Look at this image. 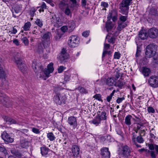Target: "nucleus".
I'll use <instances>...</instances> for the list:
<instances>
[{"label": "nucleus", "instance_id": "nucleus-56", "mask_svg": "<svg viewBox=\"0 0 158 158\" xmlns=\"http://www.w3.org/2000/svg\"><path fill=\"white\" fill-rule=\"evenodd\" d=\"M125 99L124 97L122 98H118L116 100V102L118 103H119L122 102V101Z\"/></svg>", "mask_w": 158, "mask_h": 158}, {"label": "nucleus", "instance_id": "nucleus-9", "mask_svg": "<svg viewBox=\"0 0 158 158\" xmlns=\"http://www.w3.org/2000/svg\"><path fill=\"white\" fill-rule=\"evenodd\" d=\"M148 82L150 85L153 87H158V76H152L150 77L148 80Z\"/></svg>", "mask_w": 158, "mask_h": 158}, {"label": "nucleus", "instance_id": "nucleus-29", "mask_svg": "<svg viewBox=\"0 0 158 158\" xmlns=\"http://www.w3.org/2000/svg\"><path fill=\"white\" fill-rule=\"evenodd\" d=\"M30 143L28 141L25 140H22L21 141V145L23 148H27L29 146Z\"/></svg>", "mask_w": 158, "mask_h": 158}, {"label": "nucleus", "instance_id": "nucleus-45", "mask_svg": "<svg viewBox=\"0 0 158 158\" xmlns=\"http://www.w3.org/2000/svg\"><path fill=\"white\" fill-rule=\"evenodd\" d=\"M35 23L37 25L40 27H41L43 26L42 22L40 19H37L35 21Z\"/></svg>", "mask_w": 158, "mask_h": 158}, {"label": "nucleus", "instance_id": "nucleus-23", "mask_svg": "<svg viewBox=\"0 0 158 158\" xmlns=\"http://www.w3.org/2000/svg\"><path fill=\"white\" fill-rule=\"evenodd\" d=\"M69 29V32H71L74 29L75 26V24L73 21H70L68 23L67 26Z\"/></svg>", "mask_w": 158, "mask_h": 158}, {"label": "nucleus", "instance_id": "nucleus-4", "mask_svg": "<svg viewBox=\"0 0 158 158\" xmlns=\"http://www.w3.org/2000/svg\"><path fill=\"white\" fill-rule=\"evenodd\" d=\"M131 148L127 145H125L121 147L120 153L123 157L127 158L132 154Z\"/></svg>", "mask_w": 158, "mask_h": 158}, {"label": "nucleus", "instance_id": "nucleus-1", "mask_svg": "<svg viewBox=\"0 0 158 158\" xmlns=\"http://www.w3.org/2000/svg\"><path fill=\"white\" fill-rule=\"evenodd\" d=\"M157 46L154 44H150L146 47L145 54L146 57L151 58L153 57V62L155 64H158V54L156 52Z\"/></svg>", "mask_w": 158, "mask_h": 158}, {"label": "nucleus", "instance_id": "nucleus-48", "mask_svg": "<svg viewBox=\"0 0 158 158\" xmlns=\"http://www.w3.org/2000/svg\"><path fill=\"white\" fill-rule=\"evenodd\" d=\"M44 74L46 75V76L47 77H48L49 76V75L52 72H50V71H49V70L48 69H45L44 70Z\"/></svg>", "mask_w": 158, "mask_h": 158}, {"label": "nucleus", "instance_id": "nucleus-34", "mask_svg": "<svg viewBox=\"0 0 158 158\" xmlns=\"http://www.w3.org/2000/svg\"><path fill=\"white\" fill-rule=\"evenodd\" d=\"M47 137L51 141L54 140L55 139V137L52 132H50L47 134Z\"/></svg>", "mask_w": 158, "mask_h": 158}, {"label": "nucleus", "instance_id": "nucleus-49", "mask_svg": "<svg viewBox=\"0 0 158 158\" xmlns=\"http://www.w3.org/2000/svg\"><path fill=\"white\" fill-rule=\"evenodd\" d=\"M70 76L69 75H65L64 77V83H66L67 81H69L70 79Z\"/></svg>", "mask_w": 158, "mask_h": 158}, {"label": "nucleus", "instance_id": "nucleus-17", "mask_svg": "<svg viewBox=\"0 0 158 158\" xmlns=\"http://www.w3.org/2000/svg\"><path fill=\"white\" fill-rule=\"evenodd\" d=\"M72 151L73 156H74L77 157L79 154L80 149L77 145H74L72 147Z\"/></svg>", "mask_w": 158, "mask_h": 158}, {"label": "nucleus", "instance_id": "nucleus-14", "mask_svg": "<svg viewBox=\"0 0 158 158\" xmlns=\"http://www.w3.org/2000/svg\"><path fill=\"white\" fill-rule=\"evenodd\" d=\"M0 102L6 107L10 106L8 97H4L2 93L0 94Z\"/></svg>", "mask_w": 158, "mask_h": 158}, {"label": "nucleus", "instance_id": "nucleus-50", "mask_svg": "<svg viewBox=\"0 0 158 158\" xmlns=\"http://www.w3.org/2000/svg\"><path fill=\"white\" fill-rule=\"evenodd\" d=\"M137 133L133 132L132 134L133 137L132 138V141L133 142H135L136 141L135 139L137 137Z\"/></svg>", "mask_w": 158, "mask_h": 158}, {"label": "nucleus", "instance_id": "nucleus-46", "mask_svg": "<svg viewBox=\"0 0 158 158\" xmlns=\"http://www.w3.org/2000/svg\"><path fill=\"white\" fill-rule=\"evenodd\" d=\"M120 54L118 52H115L114 55V58L118 59L120 57Z\"/></svg>", "mask_w": 158, "mask_h": 158}, {"label": "nucleus", "instance_id": "nucleus-15", "mask_svg": "<svg viewBox=\"0 0 158 158\" xmlns=\"http://www.w3.org/2000/svg\"><path fill=\"white\" fill-rule=\"evenodd\" d=\"M111 18L114 22L117 20V14L116 12L115 11L111 10L109 12L107 17L108 21H110Z\"/></svg>", "mask_w": 158, "mask_h": 158}, {"label": "nucleus", "instance_id": "nucleus-40", "mask_svg": "<svg viewBox=\"0 0 158 158\" xmlns=\"http://www.w3.org/2000/svg\"><path fill=\"white\" fill-rule=\"evenodd\" d=\"M69 57V55L68 54H61L60 59L61 60L63 61L66 59H67Z\"/></svg>", "mask_w": 158, "mask_h": 158}, {"label": "nucleus", "instance_id": "nucleus-63", "mask_svg": "<svg viewBox=\"0 0 158 158\" xmlns=\"http://www.w3.org/2000/svg\"><path fill=\"white\" fill-rule=\"evenodd\" d=\"M61 30L63 32H65L66 30H68L69 31L67 26H63L61 28Z\"/></svg>", "mask_w": 158, "mask_h": 158}, {"label": "nucleus", "instance_id": "nucleus-7", "mask_svg": "<svg viewBox=\"0 0 158 158\" xmlns=\"http://www.w3.org/2000/svg\"><path fill=\"white\" fill-rule=\"evenodd\" d=\"M32 67L34 72L37 73V76L38 73H41L43 71L44 68L40 63L35 61H34L32 64Z\"/></svg>", "mask_w": 158, "mask_h": 158}, {"label": "nucleus", "instance_id": "nucleus-8", "mask_svg": "<svg viewBox=\"0 0 158 158\" xmlns=\"http://www.w3.org/2000/svg\"><path fill=\"white\" fill-rule=\"evenodd\" d=\"M2 62V60L0 57V78L3 83V85H4L6 82V73L3 69Z\"/></svg>", "mask_w": 158, "mask_h": 158}, {"label": "nucleus", "instance_id": "nucleus-31", "mask_svg": "<svg viewBox=\"0 0 158 158\" xmlns=\"http://www.w3.org/2000/svg\"><path fill=\"white\" fill-rule=\"evenodd\" d=\"M101 120L100 119V118L99 117H98V116H96L95 118L93 119L91 122L94 124L98 125L100 123Z\"/></svg>", "mask_w": 158, "mask_h": 158}, {"label": "nucleus", "instance_id": "nucleus-54", "mask_svg": "<svg viewBox=\"0 0 158 158\" xmlns=\"http://www.w3.org/2000/svg\"><path fill=\"white\" fill-rule=\"evenodd\" d=\"M9 123H10L11 124H17L18 123L17 122L16 120L11 118H10L9 119Z\"/></svg>", "mask_w": 158, "mask_h": 158}, {"label": "nucleus", "instance_id": "nucleus-64", "mask_svg": "<svg viewBox=\"0 0 158 158\" xmlns=\"http://www.w3.org/2000/svg\"><path fill=\"white\" fill-rule=\"evenodd\" d=\"M3 118L4 119V120L6 122H8L9 121V119L10 118L6 116H3Z\"/></svg>", "mask_w": 158, "mask_h": 158}, {"label": "nucleus", "instance_id": "nucleus-2", "mask_svg": "<svg viewBox=\"0 0 158 158\" xmlns=\"http://www.w3.org/2000/svg\"><path fill=\"white\" fill-rule=\"evenodd\" d=\"M20 54L17 53L14 56L15 62L16 64L18 69L23 73H24L26 70V65L23 63L22 60L19 58Z\"/></svg>", "mask_w": 158, "mask_h": 158}, {"label": "nucleus", "instance_id": "nucleus-55", "mask_svg": "<svg viewBox=\"0 0 158 158\" xmlns=\"http://www.w3.org/2000/svg\"><path fill=\"white\" fill-rule=\"evenodd\" d=\"M94 98H95L96 99L98 100V101H100L101 100V96L100 94H96L94 96Z\"/></svg>", "mask_w": 158, "mask_h": 158}, {"label": "nucleus", "instance_id": "nucleus-52", "mask_svg": "<svg viewBox=\"0 0 158 158\" xmlns=\"http://www.w3.org/2000/svg\"><path fill=\"white\" fill-rule=\"evenodd\" d=\"M32 131L33 132L35 133V134H39L40 133V131L37 128H35V127H33L32 128Z\"/></svg>", "mask_w": 158, "mask_h": 158}, {"label": "nucleus", "instance_id": "nucleus-13", "mask_svg": "<svg viewBox=\"0 0 158 158\" xmlns=\"http://www.w3.org/2000/svg\"><path fill=\"white\" fill-rule=\"evenodd\" d=\"M51 22L56 27H59L61 25V19L60 17H56V15H54L51 19Z\"/></svg>", "mask_w": 158, "mask_h": 158}, {"label": "nucleus", "instance_id": "nucleus-12", "mask_svg": "<svg viewBox=\"0 0 158 158\" xmlns=\"http://www.w3.org/2000/svg\"><path fill=\"white\" fill-rule=\"evenodd\" d=\"M67 122L70 126L74 129L77 126V123L76 118L74 116L69 117L68 119Z\"/></svg>", "mask_w": 158, "mask_h": 158}, {"label": "nucleus", "instance_id": "nucleus-18", "mask_svg": "<svg viewBox=\"0 0 158 158\" xmlns=\"http://www.w3.org/2000/svg\"><path fill=\"white\" fill-rule=\"evenodd\" d=\"M147 32L148 31L145 30H141L139 34V37L142 40H143L146 39L148 35Z\"/></svg>", "mask_w": 158, "mask_h": 158}, {"label": "nucleus", "instance_id": "nucleus-24", "mask_svg": "<svg viewBox=\"0 0 158 158\" xmlns=\"http://www.w3.org/2000/svg\"><path fill=\"white\" fill-rule=\"evenodd\" d=\"M118 26L117 29L119 31H121L122 29L126 27L127 25L126 23L122 22L121 21H118Z\"/></svg>", "mask_w": 158, "mask_h": 158}, {"label": "nucleus", "instance_id": "nucleus-20", "mask_svg": "<svg viewBox=\"0 0 158 158\" xmlns=\"http://www.w3.org/2000/svg\"><path fill=\"white\" fill-rule=\"evenodd\" d=\"M148 146L149 149L151 150H155L156 154H158V145L153 143H148Z\"/></svg>", "mask_w": 158, "mask_h": 158}, {"label": "nucleus", "instance_id": "nucleus-44", "mask_svg": "<svg viewBox=\"0 0 158 158\" xmlns=\"http://www.w3.org/2000/svg\"><path fill=\"white\" fill-rule=\"evenodd\" d=\"M46 4L44 2H43V3L41 6L40 9L39 10V11L40 12L42 11H44V9H46Z\"/></svg>", "mask_w": 158, "mask_h": 158}, {"label": "nucleus", "instance_id": "nucleus-10", "mask_svg": "<svg viewBox=\"0 0 158 158\" xmlns=\"http://www.w3.org/2000/svg\"><path fill=\"white\" fill-rule=\"evenodd\" d=\"M1 137L5 142L12 143L14 141V138L11 137L6 131H4L1 135Z\"/></svg>", "mask_w": 158, "mask_h": 158}, {"label": "nucleus", "instance_id": "nucleus-42", "mask_svg": "<svg viewBox=\"0 0 158 158\" xmlns=\"http://www.w3.org/2000/svg\"><path fill=\"white\" fill-rule=\"evenodd\" d=\"M22 40L25 45L27 46L29 44V41L26 37H24L22 39Z\"/></svg>", "mask_w": 158, "mask_h": 158}, {"label": "nucleus", "instance_id": "nucleus-53", "mask_svg": "<svg viewBox=\"0 0 158 158\" xmlns=\"http://www.w3.org/2000/svg\"><path fill=\"white\" fill-rule=\"evenodd\" d=\"M147 110L149 113H153L155 112V110L152 107H148Z\"/></svg>", "mask_w": 158, "mask_h": 158}, {"label": "nucleus", "instance_id": "nucleus-16", "mask_svg": "<svg viewBox=\"0 0 158 158\" xmlns=\"http://www.w3.org/2000/svg\"><path fill=\"white\" fill-rule=\"evenodd\" d=\"M101 154L103 158H110V153L107 148H104L101 149Z\"/></svg>", "mask_w": 158, "mask_h": 158}, {"label": "nucleus", "instance_id": "nucleus-5", "mask_svg": "<svg viewBox=\"0 0 158 158\" xmlns=\"http://www.w3.org/2000/svg\"><path fill=\"white\" fill-rule=\"evenodd\" d=\"M80 43L79 38L76 35H73L69 37L68 44L71 47H77Z\"/></svg>", "mask_w": 158, "mask_h": 158}, {"label": "nucleus", "instance_id": "nucleus-38", "mask_svg": "<svg viewBox=\"0 0 158 158\" xmlns=\"http://www.w3.org/2000/svg\"><path fill=\"white\" fill-rule=\"evenodd\" d=\"M0 152L3 153L5 156L8 154L5 148L2 146H0Z\"/></svg>", "mask_w": 158, "mask_h": 158}, {"label": "nucleus", "instance_id": "nucleus-11", "mask_svg": "<svg viewBox=\"0 0 158 158\" xmlns=\"http://www.w3.org/2000/svg\"><path fill=\"white\" fill-rule=\"evenodd\" d=\"M148 34L151 38H155L158 36V30L155 28H152L148 31Z\"/></svg>", "mask_w": 158, "mask_h": 158}, {"label": "nucleus", "instance_id": "nucleus-51", "mask_svg": "<svg viewBox=\"0 0 158 158\" xmlns=\"http://www.w3.org/2000/svg\"><path fill=\"white\" fill-rule=\"evenodd\" d=\"M90 31H86L83 32L82 33V35L85 37H88Z\"/></svg>", "mask_w": 158, "mask_h": 158}, {"label": "nucleus", "instance_id": "nucleus-60", "mask_svg": "<svg viewBox=\"0 0 158 158\" xmlns=\"http://www.w3.org/2000/svg\"><path fill=\"white\" fill-rule=\"evenodd\" d=\"M115 39L114 37H111L110 38H109L108 39V42L112 43V44H114L115 42Z\"/></svg>", "mask_w": 158, "mask_h": 158}, {"label": "nucleus", "instance_id": "nucleus-35", "mask_svg": "<svg viewBox=\"0 0 158 158\" xmlns=\"http://www.w3.org/2000/svg\"><path fill=\"white\" fill-rule=\"evenodd\" d=\"M136 142L139 143H143L144 142L143 138L141 135L138 136L135 139Z\"/></svg>", "mask_w": 158, "mask_h": 158}, {"label": "nucleus", "instance_id": "nucleus-28", "mask_svg": "<svg viewBox=\"0 0 158 158\" xmlns=\"http://www.w3.org/2000/svg\"><path fill=\"white\" fill-rule=\"evenodd\" d=\"M132 116L131 115L127 116L125 119V123L127 125H130L131 124V119Z\"/></svg>", "mask_w": 158, "mask_h": 158}, {"label": "nucleus", "instance_id": "nucleus-41", "mask_svg": "<svg viewBox=\"0 0 158 158\" xmlns=\"http://www.w3.org/2000/svg\"><path fill=\"white\" fill-rule=\"evenodd\" d=\"M48 69L50 72H52L53 71V63H51L48 65Z\"/></svg>", "mask_w": 158, "mask_h": 158}, {"label": "nucleus", "instance_id": "nucleus-39", "mask_svg": "<svg viewBox=\"0 0 158 158\" xmlns=\"http://www.w3.org/2000/svg\"><path fill=\"white\" fill-rule=\"evenodd\" d=\"M108 4L105 2H101V6L103 7L102 10H106V8L108 6Z\"/></svg>", "mask_w": 158, "mask_h": 158}, {"label": "nucleus", "instance_id": "nucleus-59", "mask_svg": "<svg viewBox=\"0 0 158 158\" xmlns=\"http://www.w3.org/2000/svg\"><path fill=\"white\" fill-rule=\"evenodd\" d=\"M62 89H63L62 88L59 86H57L54 88V91H55V92H57L58 91L61 90Z\"/></svg>", "mask_w": 158, "mask_h": 158}, {"label": "nucleus", "instance_id": "nucleus-21", "mask_svg": "<svg viewBox=\"0 0 158 158\" xmlns=\"http://www.w3.org/2000/svg\"><path fill=\"white\" fill-rule=\"evenodd\" d=\"M106 84L109 86H112L116 84V81L114 78H108L106 81Z\"/></svg>", "mask_w": 158, "mask_h": 158}, {"label": "nucleus", "instance_id": "nucleus-27", "mask_svg": "<svg viewBox=\"0 0 158 158\" xmlns=\"http://www.w3.org/2000/svg\"><path fill=\"white\" fill-rule=\"evenodd\" d=\"M150 73V71L149 68L145 67H143L142 73L144 76H148Z\"/></svg>", "mask_w": 158, "mask_h": 158}, {"label": "nucleus", "instance_id": "nucleus-30", "mask_svg": "<svg viewBox=\"0 0 158 158\" xmlns=\"http://www.w3.org/2000/svg\"><path fill=\"white\" fill-rule=\"evenodd\" d=\"M11 152L17 157L20 158L22 156V155L20 152L14 149H12L11 150Z\"/></svg>", "mask_w": 158, "mask_h": 158}, {"label": "nucleus", "instance_id": "nucleus-6", "mask_svg": "<svg viewBox=\"0 0 158 158\" xmlns=\"http://www.w3.org/2000/svg\"><path fill=\"white\" fill-rule=\"evenodd\" d=\"M66 99V97L65 95L60 93H57L53 98L54 101L56 104L59 105L64 104Z\"/></svg>", "mask_w": 158, "mask_h": 158}, {"label": "nucleus", "instance_id": "nucleus-32", "mask_svg": "<svg viewBox=\"0 0 158 158\" xmlns=\"http://www.w3.org/2000/svg\"><path fill=\"white\" fill-rule=\"evenodd\" d=\"M106 115V113L105 111H103L101 113L100 115L99 114H98L97 116L100 118V119L101 120H105L106 119L107 117Z\"/></svg>", "mask_w": 158, "mask_h": 158}, {"label": "nucleus", "instance_id": "nucleus-22", "mask_svg": "<svg viewBox=\"0 0 158 158\" xmlns=\"http://www.w3.org/2000/svg\"><path fill=\"white\" fill-rule=\"evenodd\" d=\"M42 156L46 155L50 150L46 146H44L40 148Z\"/></svg>", "mask_w": 158, "mask_h": 158}, {"label": "nucleus", "instance_id": "nucleus-62", "mask_svg": "<svg viewBox=\"0 0 158 158\" xmlns=\"http://www.w3.org/2000/svg\"><path fill=\"white\" fill-rule=\"evenodd\" d=\"M40 32V34L41 33V31H40L38 29H37V28H36L35 29H34L33 32L34 34H37L39 33Z\"/></svg>", "mask_w": 158, "mask_h": 158}, {"label": "nucleus", "instance_id": "nucleus-3", "mask_svg": "<svg viewBox=\"0 0 158 158\" xmlns=\"http://www.w3.org/2000/svg\"><path fill=\"white\" fill-rule=\"evenodd\" d=\"M132 0H123L120 4L119 9L123 14L127 15L128 13L129 6Z\"/></svg>", "mask_w": 158, "mask_h": 158}, {"label": "nucleus", "instance_id": "nucleus-36", "mask_svg": "<svg viewBox=\"0 0 158 158\" xmlns=\"http://www.w3.org/2000/svg\"><path fill=\"white\" fill-rule=\"evenodd\" d=\"M21 10V7L20 6L18 5H16L14 7V10L15 12L18 14L19 12Z\"/></svg>", "mask_w": 158, "mask_h": 158}, {"label": "nucleus", "instance_id": "nucleus-25", "mask_svg": "<svg viewBox=\"0 0 158 158\" xmlns=\"http://www.w3.org/2000/svg\"><path fill=\"white\" fill-rule=\"evenodd\" d=\"M114 26V24L111 22H108L106 23V27L107 31H111Z\"/></svg>", "mask_w": 158, "mask_h": 158}, {"label": "nucleus", "instance_id": "nucleus-61", "mask_svg": "<svg viewBox=\"0 0 158 158\" xmlns=\"http://www.w3.org/2000/svg\"><path fill=\"white\" fill-rule=\"evenodd\" d=\"M110 47V45L109 44H104V50H107L109 49Z\"/></svg>", "mask_w": 158, "mask_h": 158}, {"label": "nucleus", "instance_id": "nucleus-19", "mask_svg": "<svg viewBox=\"0 0 158 158\" xmlns=\"http://www.w3.org/2000/svg\"><path fill=\"white\" fill-rule=\"evenodd\" d=\"M60 4L62 5L63 6H65L66 8L64 10V13L66 15L68 16H70L71 15L72 13L71 11L69 9V7L68 5L65 3L64 2H62L60 3Z\"/></svg>", "mask_w": 158, "mask_h": 158}, {"label": "nucleus", "instance_id": "nucleus-57", "mask_svg": "<svg viewBox=\"0 0 158 158\" xmlns=\"http://www.w3.org/2000/svg\"><path fill=\"white\" fill-rule=\"evenodd\" d=\"M65 68L63 66H60L58 69V72L61 73L65 69Z\"/></svg>", "mask_w": 158, "mask_h": 158}, {"label": "nucleus", "instance_id": "nucleus-26", "mask_svg": "<svg viewBox=\"0 0 158 158\" xmlns=\"http://www.w3.org/2000/svg\"><path fill=\"white\" fill-rule=\"evenodd\" d=\"M51 35V33L49 32H45L42 36V37L43 39H44L47 41L50 40V37Z\"/></svg>", "mask_w": 158, "mask_h": 158}, {"label": "nucleus", "instance_id": "nucleus-33", "mask_svg": "<svg viewBox=\"0 0 158 158\" xmlns=\"http://www.w3.org/2000/svg\"><path fill=\"white\" fill-rule=\"evenodd\" d=\"M31 25V23L30 22H28L26 23L24 26V30L26 31L29 30Z\"/></svg>", "mask_w": 158, "mask_h": 158}, {"label": "nucleus", "instance_id": "nucleus-43", "mask_svg": "<svg viewBox=\"0 0 158 158\" xmlns=\"http://www.w3.org/2000/svg\"><path fill=\"white\" fill-rule=\"evenodd\" d=\"M127 20V17L125 16H121L119 18V20L118 21H121L122 23L123 22L125 23V22Z\"/></svg>", "mask_w": 158, "mask_h": 158}, {"label": "nucleus", "instance_id": "nucleus-47", "mask_svg": "<svg viewBox=\"0 0 158 158\" xmlns=\"http://www.w3.org/2000/svg\"><path fill=\"white\" fill-rule=\"evenodd\" d=\"M148 152H150L151 156L152 158H156V155L155 152L154 151L152 150L150 151L149 150L148 151Z\"/></svg>", "mask_w": 158, "mask_h": 158}, {"label": "nucleus", "instance_id": "nucleus-37", "mask_svg": "<svg viewBox=\"0 0 158 158\" xmlns=\"http://www.w3.org/2000/svg\"><path fill=\"white\" fill-rule=\"evenodd\" d=\"M117 84L118 87L121 88L125 84V82L122 79L120 78L117 82Z\"/></svg>", "mask_w": 158, "mask_h": 158}, {"label": "nucleus", "instance_id": "nucleus-58", "mask_svg": "<svg viewBox=\"0 0 158 158\" xmlns=\"http://www.w3.org/2000/svg\"><path fill=\"white\" fill-rule=\"evenodd\" d=\"M140 52H141L140 48H139L138 47H137V51H136V57H138L139 56Z\"/></svg>", "mask_w": 158, "mask_h": 158}]
</instances>
